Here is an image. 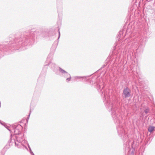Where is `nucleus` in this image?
Returning a JSON list of instances; mask_svg holds the SVG:
<instances>
[{"label":"nucleus","mask_w":155,"mask_h":155,"mask_svg":"<svg viewBox=\"0 0 155 155\" xmlns=\"http://www.w3.org/2000/svg\"><path fill=\"white\" fill-rule=\"evenodd\" d=\"M16 141L15 142V145L18 146V147H21L22 145V142L24 141V139L23 137H21L16 136Z\"/></svg>","instance_id":"obj_1"},{"label":"nucleus","mask_w":155,"mask_h":155,"mask_svg":"<svg viewBox=\"0 0 155 155\" xmlns=\"http://www.w3.org/2000/svg\"><path fill=\"white\" fill-rule=\"evenodd\" d=\"M130 90L128 88L124 89L123 94L124 95L125 97H129L130 96Z\"/></svg>","instance_id":"obj_2"},{"label":"nucleus","mask_w":155,"mask_h":155,"mask_svg":"<svg viewBox=\"0 0 155 155\" xmlns=\"http://www.w3.org/2000/svg\"><path fill=\"white\" fill-rule=\"evenodd\" d=\"M118 133V134L121 136H123L126 134L124 129L122 128L119 127L117 128Z\"/></svg>","instance_id":"obj_3"},{"label":"nucleus","mask_w":155,"mask_h":155,"mask_svg":"<svg viewBox=\"0 0 155 155\" xmlns=\"http://www.w3.org/2000/svg\"><path fill=\"white\" fill-rule=\"evenodd\" d=\"M59 71L62 74H66L67 75H69L70 76V74H68L67 72L65 71L64 70L62 69V68H59Z\"/></svg>","instance_id":"obj_4"},{"label":"nucleus","mask_w":155,"mask_h":155,"mask_svg":"<svg viewBox=\"0 0 155 155\" xmlns=\"http://www.w3.org/2000/svg\"><path fill=\"white\" fill-rule=\"evenodd\" d=\"M14 130V133L16 135L19 134L20 132V130L18 128V127H16Z\"/></svg>","instance_id":"obj_5"},{"label":"nucleus","mask_w":155,"mask_h":155,"mask_svg":"<svg viewBox=\"0 0 155 155\" xmlns=\"http://www.w3.org/2000/svg\"><path fill=\"white\" fill-rule=\"evenodd\" d=\"M154 127L153 126H150L148 128V131L150 132H152L154 129Z\"/></svg>","instance_id":"obj_6"},{"label":"nucleus","mask_w":155,"mask_h":155,"mask_svg":"<svg viewBox=\"0 0 155 155\" xmlns=\"http://www.w3.org/2000/svg\"><path fill=\"white\" fill-rule=\"evenodd\" d=\"M74 79L75 81H77V79H79L81 78H83L86 79V78L85 77H81L79 76H77L74 77Z\"/></svg>","instance_id":"obj_7"},{"label":"nucleus","mask_w":155,"mask_h":155,"mask_svg":"<svg viewBox=\"0 0 155 155\" xmlns=\"http://www.w3.org/2000/svg\"><path fill=\"white\" fill-rule=\"evenodd\" d=\"M109 104H110L109 103H107V105L108 107L109 108L110 110L111 109V110H112V107H113L112 104H111V106H109Z\"/></svg>","instance_id":"obj_8"},{"label":"nucleus","mask_w":155,"mask_h":155,"mask_svg":"<svg viewBox=\"0 0 155 155\" xmlns=\"http://www.w3.org/2000/svg\"><path fill=\"white\" fill-rule=\"evenodd\" d=\"M67 77H69V78H68L66 79V81H70L71 79V77L70 76H70L69 75H66Z\"/></svg>","instance_id":"obj_9"},{"label":"nucleus","mask_w":155,"mask_h":155,"mask_svg":"<svg viewBox=\"0 0 155 155\" xmlns=\"http://www.w3.org/2000/svg\"><path fill=\"white\" fill-rule=\"evenodd\" d=\"M149 109L147 108L145 110L144 112L146 114H147L149 112Z\"/></svg>","instance_id":"obj_10"},{"label":"nucleus","mask_w":155,"mask_h":155,"mask_svg":"<svg viewBox=\"0 0 155 155\" xmlns=\"http://www.w3.org/2000/svg\"><path fill=\"white\" fill-rule=\"evenodd\" d=\"M115 113H114V112L112 113V114L113 115L112 116L113 117V118H115V117H116V116L115 115L114 116V114Z\"/></svg>","instance_id":"obj_11"},{"label":"nucleus","mask_w":155,"mask_h":155,"mask_svg":"<svg viewBox=\"0 0 155 155\" xmlns=\"http://www.w3.org/2000/svg\"><path fill=\"white\" fill-rule=\"evenodd\" d=\"M21 38H19V40H16V41H15L16 42L18 43L19 41H20L21 40Z\"/></svg>","instance_id":"obj_12"},{"label":"nucleus","mask_w":155,"mask_h":155,"mask_svg":"<svg viewBox=\"0 0 155 155\" xmlns=\"http://www.w3.org/2000/svg\"><path fill=\"white\" fill-rule=\"evenodd\" d=\"M28 146L29 148H30V153H31V154H33V155H34L33 153V152L31 151V150L30 147H29V146Z\"/></svg>","instance_id":"obj_13"},{"label":"nucleus","mask_w":155,"mask_h":155,"mask_svg":"<svg viewBox=\"0 0 155 155\" xmlns=\"http://www.w3.org/2000/svg\"><path fill=\"white\" fill-rule=\"evenodd\" d=\"M107 94H106L105 92L104 93V97L106 98V97L107 96Z\"/></svg>","instance_id":"obj_14"},{"label":"nucleus","mask_w":155,"mask_h":155,"mask_svg":"<svg viewBox=\"0 0 155 155\" xmlns=\"http://www.w3.org/2000/svg\"><path fill=\"white\" fill-rule=\"evenodd\" d=\"M58 33H59V37H58V38H60V31H59Z\"/></svg>","instance_id":"obj_15"},{"label":"nucleus","mask_w":155,"mask_h":155,"mask_svg":"<svg viewBox=\"0 0 155 155\" xmlns=\"http://www.w3.org/2000/svg\"><path fill=\"white\" fill-rule=\"evenodd\" d=\"M31 111H30V113H29V115H28V117H29V116H30V113H31Z\"/></svg>","instance_id":"obj_16"},{"label":"nucleus","mask_w":155,"mask_h":155,"mask_svg":"<svg viewBox=\"0 0 155 155\" xmlns=\"http://www.w3.org/2000/svg\"><path fill=\"white\" fill-rule=\"evenodd\" d=\"M7 129H8V130L10 131H11V130H10L8 128H7Z\"/></svg>","instance_id":"obj_17"},{"label":"nucleus","mask_w":155,"mask_h":155,"mask_svg":"<svg viewBox=\"0 0 155 155\" xmlns=\"http://www.w3.org/2000/svg\"><path fill=\"white\" fill-rule=\"evenodd\" d=\"M116 122H117V123H119V121H116Z\"/></svg>","instance_id":"obj_18"}]
</instances>
